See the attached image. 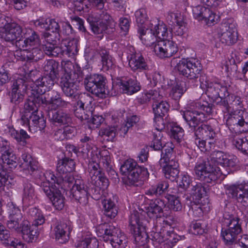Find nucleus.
Masks as SVG:
<instances>
[{
	"label": "nucleus",
	"mask_w": 248,
	"mask_h": 248,
	"mask_svg": "<svg viewBox=\"0 0 248 248\" xmlns=\"http://www.w3.org/2000/svg\"><path fill=\"white\" fill-rule=\"evenodd\" d=\"M186 89L185 82L182 81L177 82L172 87L170 95L175 100H179L186 91Z\"/></svg>",
	"instance_id": "09e8293b"
},
{
	"label": "nucleus",
	"mask_w": 248,
	"mask_h": 248,
	"mask_svg": "<svg viewBox=\"0 0 248 248\" xmlns=\"http://www.w3.org/2000/svg\"><path fill=\"white\" fill-rule=\"evenodd\" d=\"M25 39H19L16 42V46L20 50L15 51L14 56L18 60L24 61L25 55V48L29 46H33L39 43V38L36 32L31 29L26 30L24 33Z\"/></svg>",
	"instance_id": "4468645a"
},
{
	"label": "nucleus",
	"mask_w": 248,
	"mask_h": 248,
	"mask_svg": "<svg viewBox=\"0 0 248 248\" xmlns=\"http://www.w3.org/2000/svg\"><path fill=\"white\" fill-rule=\"evenodd\" d=\"M78 78L62 77L60 86L63 94L67 97L76 99L78 96V83L80 79Z\"/></svg>",
	"instance_id": "4be33fe9"
},
{
	"label": "nucleus",
	"mask_w": 248,
	"mask_h": 248,
	"mask_svg": "<svg viewBox=\"0 0 248 248\" xmlns=\"http://www.w3.org/2000/svg\"><path fill=\"white\" fill-rule=\"evenodd\" d=\"M179 164L177 161L171 159L168 167L163 169V171L167 179L171 181H174L177 177L179 170H178Z\"/></svg>",
	"instance_id": "79ce46f5"
},
{
	"label": "nucleus",
	"mask_w": 248,
	"mask_h": 248,
	"mask_svg": "<svg viewBox=\"0 0 248 248\" xmlns=\"http://www.w3.org/2000/svg\"><path fill=\"white\" fill-rule=\"evenodd\" d=\"M206 191L205 188L201 183H195L192 185L190 194L193 200H200L204 195Z\"/></svg>",
	"instance_id": "8fccbe9b"
},
{
	"label": "nucleus",
	"mask_w": 248,
	"mask_h": 248,
	"mask_svg": "<svg viewBox=\"0 0 248 248\" xmlns=\"http://www.w3.org/2000/svg\"><path fill=\"white\" fill-rule=\"evenodd\" d=\"M0 160L10 169H15L18 165V159L12 150L5 153H1Z\"/></svg>",
	"instance_id": "de8ad7c7"
},
{
	"label": "nucleus",
	"mask_w": 248,
	"mask_h": 248,
	"mask_svg": "<svg viewBox=\"0 0 248 248\" xmlns=\"http://www.w3.org/2000/svg\"><path fill=\"white\" fill-rule=\"evenodd\" d=\"M194 171L199 180L207 183L216 181L221 175H226L220 167L212 166L209 161L198 162L194 167Z\"/></svg>",
	"instance_id": "423d86ee"
},
{
	"label": "nucleus",
	"mask_w": 248,
	"mask_h": 248,
	"mask_svg": "<svg viewBox=\"0 0 248 248\" xmlns=\"http://www.w3.org/2000/svg\"><path fill=\"white\" fill-rule=\"evenodd\" d=\"M128 65L131 70L135 73L143 72L146 78H151L150 66L147 59L140 52H133L127 57Z\"/></svg>",
	"instance_id": "2eb2a0df"
},
{
	"label": "nucleus",
	"mask_w": 248,
	"mask_h": 248,
	"mask_svg": "<svg viewBox=\"0 0 248 248\" xmlns=\"http://www.w3.org/2000/svg\"><path fill=\"white\" fill-rule=\"evenodd\" d=\"M62 67L63 71V74L62 77L68 76V77L69 78L79 77L78 75L74 71V67L71 62L68 61L62 63Z\"/></svg>",
	"instance_id": "0e129e2a"
},
{
	"label": "nucleus",
	"mask_w": 248,
	"mask_h": 248,
	"mask_svg": "<svg viewBox=\"0 0 248 248\" xmlns=\"http://www.w3.org/2000/svg\"><path fill=\"white\" fill-rule=\"evenodd\" d=\"M88 2V0H72L69 4L70 5L72 8H74L75 11L79 12L83 11L87 12L88 9V7L87 4Z\"/></svg>",
	"instance_id": "338daca9"
},
{
	"label": "nucleus",
	"mask_w": 248,
	"mask_h": 248,
	"mask_svg": "<svg viewBox=\"0 0 248 248\" xmlns=\"http://www.w3.org/2000/svg\"><path fill=\"white\" fill-rule=\"evenodd\" d=\"M113 232L109 236L108 241H110L112 247L115 248H125L126 246L127 239L125 235L121 230L116 227L113 230Z\"/></svg>",
	"instance_id": "7c9ffc66"
},
{
	"label": "nucleus",
	"mask_w": 248,
	"mask_h": 248,
	"mask_svg": "<svg viewBox=\"0 0 248 248\" xmlns=\"http://www.w3.org/2000/svg\"><path fill=\"white\" fill-rule=\"evenodd\" d=\"M142 216L137 211H134L129 218L130 230L134 235L135 241L139 243L144 242L147 237L145 228L143 225Z\"/></svg>",
	"instance_id": "dca6fc26"
},
{
	"label": "nucleus",
	"mask_w": 248,
	"mask_h": 248,
	"mask_svg": "<svg viewBox=\"0 0 248 248\" xmlns=\"http://www.w3.org/2000/svg\"><path fill=\"white\" fill-rule=\"evenodd\" d=\"M91 27L93 32L95 34L100 35L98 38L101 39L103 37L102 34L107 31L109 26L105 22L97 21L91 24Z\"/></svg>",
	"instance_id": "13d9d810"
},
{
	"label": "nucleus",
	"mask_w": 248,
	"mask_h": 248,
	"mask_svg": "<svg viewBox=\"0 0 248 248\" xmlns=\"http://www.w3.org/2000/svg\"><path fill=\"white\" fill-rule=\"evenodd\" d=\"M204 84L202 82L201 86L205 85L206 87V93L212 99L217 101L220 100V105L225 107L228 106V101L232 106L233 108L240 109L243 107L241 98L234 95H230L228 88L230 84L225 81L215 82H205Z\"/></svg>",
	"instance_id": "f257e3e1"
},
{
	"label": "nucleus",
	"mask_w": 248,
	"mask_h": 248,
	"mask_svg": "<svg viewBox=\"0 0 248 248\" xmlns=\"http://www.w3.org/2000/svg\"><path fill=\"white\" fill-rule=\"evenodd\" d=\"M50 121L54 123L61 124H68L72 122L70 115L62 110H51L48 112Z\"/></svg>",
	"instance_id": "c756f323"
},
{
	"label": "nucleus",
	"mask_w": 248,
	"mask_h": 248,
	"mask_svg": "<svg viewBox=\"0 0 248 248\" xmlns=\"http://www.w3.org/2000/svg\"><path fill=\"white\" fill-rule=\"evenodd\" d=\"M97 239L90 232H83L80 239L78 242L77 248H97Z\"/></svg>",
	"instance_id": "473e14b6"
},
{
	"label": "nucleus",
	"mask_w": 248,
	"mask_h": 248,
	"mask_svg": "<svg viewBox=\"0 0 248 248\" xmlns=\"http://www.w3.org/2000/svg\"><path fill=\"white\" fill-rule=\"evenodd\" d=\"M166 206L165 202L161 199L151 200L149 205L145 207V212L147 216L152 218H156L161 217L163 209Z\"/></svg>",
	"instance_id": "b1692460"
},
{
	"label": "nucleus",
	"mask_w": 248,
	"mask_h": 248,
	"mask_svg": "<svg viewBox=\"0 0 248 248\" xmlns=\"http://www.w3.org/2000/svg\"><path fill=\"white\" fill-rule=\"evenodd\" d=\"M155 127V131L153 132V140L152 141L151 147L155 150H160L163 148L161 142V139L163 137L161 132L162 130L158 129L157 126Z\"/></svg>",
	"instance_id": "bf43d9fd"
},
{
	"label": "nucleus",
	"mask_w": 248,
	"mask_h": 248,
	"mask_svg": "<svg viewBox=\"0 0 248 248\" xmlns=\"http://www.w3.org/2000/svg\"><path fill=\"white\" fill-rule=\"evenodd\" d=\"M58 67L59 64L55 61L47 62L44 67L45 75L36 79L34 86L31 88L39 90L41 93H46L52 89L58 75Z\"/></svg>",
	"instance_id": "20e7f679"
},
{
	"label": "nucleus",
	"mask_w": 248,
	"mask_h": 248,
	"mask_svg": "<svg viewBox=\"0 0 248 248\" xmlns=\"http://www.w3.org/2000/svg\"><path fill=\"white\" fill-rule=\"evenodd\" d=\"M34 25L36 27L49 30L52 32L58 33L60 31V25L54 19L40 18L34 22Z\"/></svg>",
	"instance_id": "72a5a7b5"
},
{
	"label": "nucleus",
	"mask_w": 248,
	"mask_h": 248,
	"mask_svg": "<svg viewBox=\"0 0 248 248\" xmlns=\"http://www.w3.org/2000/svg\"><path fill=\"white\" fill-rule=\"evenodd\" d=\"M164 148V149L162 152L161 158L158 162L160 167L162 168V170L163 169L168 167L171 159H173V157L174 156L173 147L165 145Z\"/></svg>",
	"instance_id": "37998d69"
},
{
	"label": "nucleus",
	"mask_w": 248,
	"mask_h": 248,
	"mask_svg": "<svg viewBox=\"0 0 248 248\" xmlns=\"http://www.w3.org/2000/svg\"><path fill=\"white\" fill-rule=\"evenodd\" d=\"M187 108L183 113V118L194 131L200 124L205 121V113L209 115L212 112V107L206 101H190Z\"/></svg>",
	"instance_id": "7ed1b4c3"
},
{
	"label": "nucleus",
	"mask_w": 248,
	"mask_h": 248,
	"mask_svg": "<svg viewBox=\"0 0 248 248\" xmlns=\"http://www.w3.org/2000/svg\"><path fill=\"white\" fill-rule=\"evenodd\" d=\"M26 89L27 85L24 79L18 78L12 81L11 89L8 93L10 102L15 105H18L23 102Z\"/></svg>",
	"instance_id": "a211bd4d"
},
{
	"label": "nucleus",
	"mask_w": 248,
	"mask_h": 248,
	"mask_svg": "<svg viewBox=\"0 0 248 248\" xmlns=\"http://www.w3.org/2000/svg\"><path fill=\"white\" fill-rule=\"evenodd\" d=\"M180 74L189 79H193L198 82L197 78L201 71L200 62L195 59H183L175 66Z\"/></svg>",
	"instance_id": "1a4fd4ad"
},
{
	"label": "nucleus",
	"mask_w": 248,
	"mask_h": 248,
	"mask_svg": "<svg viewBox=\"0 0 248 248\" xmlns=\"http://www.w3.org/2000/svg\"><path fill=\"white\" fill-rule=\"evenodd\" d=\"M75 168V162L74 160L67 157L60 159L57 164V170L59 174L70 173Z\"/></svg>",
	"instance_id": "4c0bfd02"
},
{
	"label": "nucleus",
	"mask_w": 248,
	"mask_h": 248,
	"mask_svg": "<svg viewBox=\"0 0 248 248\" xmlns=\"http://www.w3.org/2000/svg\"><path fill=\"white\" fill-rule=\"evenodd\" d=\"M168 207L174 211H180L182 208L179 199L173 195H169L168 197Z\"/></svg>",
	"instance_id": "69168bd1"
},
{
	"label": "nucleus",
	"mask_w": 248,
	"mask_h": 248,
	"mask_svg": "<svg viewBox=\"0 0 248 248\" xmlns=\"http://www.w3.org/2000/svg\"><path fill=\"white\" fill-rule=\"evenodd\" d=\"M60 55L63 56L72 57L78 53L77 42L76 40H62L60 46Z\"/></svg>",
	"instance_id": "cd10ccee"
},
{
	"label": "nucleus",
	"mask_w": 248,
	"mask_h": 248,
	"mask_svg": "<svg viewBox=\"0 0 248 248\" xmlns=\"http://www.w3.org/2000/svg\"><path fill=\"white\" fill-rule=\"evenodd\" d=\"M169 186L168 182L162 181L156 185L152 186L145 192V194L149 196L158 197L164 194Z\"/></svg>",
	"instance_id": "ea45409f"
},
{
	"label": "nucleus",
	"mask_w": 248,
	"mask_h": 248,
	"mask_svg": "<svg viewBox=\"0 0 248 248\" xmlns=\"http://www.w3.org/2000/svg\"><path fill=\"white\" fill-rule=\"evenodd\" d=\"M146 27H141L138 29L140 38L145 46L150 47L155 52V47L160 40L157 38L154 32L149 31L146 34Z\"/></svg>",
	"instance_id": "a878e982"
},
{
	"label": "nucleus",
	"mask_w": 248,
	"mask_h": 248,
	"mask_svg": "<svg viewBox=\"0 0 248 248\" xmlns=\"http://www.w3.org/2000/svg\"><path fill=\"white\" fill-rule=\"evenodd\" d=\"M71 227L66 223H58L54 228L55 239L61 243H65L69 238Z\"/></svg>",
	"instance_id": "c85d7f7f"
},
{
	"label": "nucleus",
	"mask_w": 248,
	"mask_h": 248,
	"mask_svg": "<svg viewBox=\"0 0 248 248\" xmlns=\"http://www.w3.org/2000/svg\"><path fill=\"white\" fill-rule=\"evenodd\" d=\"M195 143L202 152L206 153L210 152L215 147V140L209 141L196 137Z\"/></svg>",
	"instance_id": "3c124183"
},
{
	"label": "nucleus",
	"mask_w": 248,
	"mask_h": 248,
	"mask_svg": "<svg viewBox=\"0 0 248 248\" xmlns=\"http://www.w3.org/2000/svg\"><path fill=\"white\" fill-rule=\"evenodd\" d=\"M170 133L171 137L178 143L181 142L183 139L184 131L182 127L176 124L171 125Z\"/></svg>",
	"instance_id": "052dcab7"
},
{
	"label": "nucleus",
	"mask_w": 248,
	"mask_h": 248,
	"mask_svg": "<svg viewBox=\"0 0 248 248\" xmlns=\"http://www.w3.org/2000/svg\"><path fill=\"white\" fill-rule=\"evenodd\" d=\"M117 83L123 93L128 94H132L140 89L137 80L130 78H123L118 81Z\"/></svg>",
	"instance_id": "bb28decb"
},
{
	"label": "nucleus",
	"mask_w": 248,
	"mask_h": 248,
	"mask_svg": "<svg viewBox=\"0 0 248 248\" xmlns=\"http://www.w3.org/2000/svg\"><path fill=\"white\" fill-rule=\"evenodd\" d=\"M115 229L113 226H108L106 225H102L99 226L96 230V233L98 237H102L105 241H108L109 236L113 232V230Z\"/></svg>",
	"instance_id": "4d7b16f0"
},
{
	"label": "nucleus",
	"mask_w": 248,
	"mask_h": 248,
	"mask_svg": "<svg viewBox=\"0 0 248 248\" xmlns=\"http://www.w3.org/2000/svg\"><path fill=\"white\" fill-rule=\"evenodd\" d=\"M194 18L199 21L203 20L208 26L217 23L218 17L209 8L198 5L193 8Z\"/></svg>",
	"instance_id": "412c9836"
},
{
	"label": "nucleus",
	"mask_w": 248,
	"mask_h": 248,
	"mask_svg": "<svg viewBox=\"0 0 248 248\" xmlns=\"http://www.w3.org/2000/svg\"><path fill=\"white\" fill-rule=\"evenodd\" d=\"M195 137L200 136L202 139L211 141L215 140L216 133L211 126L202 124L195 130Z\"/></svg>",
	"instance_id": "f704fd0d"
},
{
	"label": "nucleus",
	"mask_w": 248,
	"mask_h": 248,
	"mask_svg": "<svg viewBox=\"0 0 248 248\" xmlns=\"http://www.w3.org/2000/svg\"><path fill=\"white\" fill-rule=\"evenodd\" d=\"M95 17L97 20H99L98 21L107 23L111 29H114L115 27V22L106 11H99L95 13Z\"/></svg>",
	"instance_id": "6e6d98bb"
},
{
	"label": "nucleus",
	"mask_w": 248,
	"mask_h": 248,
	"mask_svg": "<svg viewBox=\"0 0 248 248\" xmlns=\"http://www.w3.org/2000/svg\"><path fill=\"white\" fill-rule=\"evenodd\" d=\"M95 53L101 57L102 68L104 70L108 71L112 68L114 63L108 50L105 48H100L95 51Z\"/></svg>",
	"instance_id": "e433bc0d"
},
{
	"label": "nucleus",
	"mask_w": 248,
	"mask_h": 248,
	"mask_svg": "<svg viewBox=\"0 0 248 248\" xmlns=\"http://www.w3.org/2000/svg\"><path fill=\"white\" fill-rule=\"evenodd\" d=\"M78 101L77 105L82 108L89 109L91 108V105L93 102V98L87 93L78 94Z\"/></svg>",
	"instance_id": "5fc2aeb1"
},
{
	"label": "nucleus",
	"mask_w": 248,
	"mask_h": 248,
	"mask_svg": "<svg viewBox=\"0 0 248 248\" xmlns=\"http://www.w3.org/2000/svg\"><path fill=\"white\" fill-rule=\"evenodd\" d=\"M224 224L228 228L222 230L221 235L226 245H232L238 238V235L242 231L239 218L228 213L223 215Z\"/></svg>",
	"instance_id": "0eeeda50"
},
{
	"label": "nucleus",
	"mask_w": 248,
	"mask_h": 248,
	"mask_svg": "<svg viewBox=\"0 0 248 248\" xmlns=\"http://www.w3.org/2000/svg\"><path fill=\"white\" fill-rule=\"evenodd\" d=\"M47 183H44L42 186V189L46 196L50 200L51 202L56 209L61 210L64 206L65 198L61 193L56 186V189L47 186Z\"/></svg>",
	"instance_id": "aec40b11"
},
{
	"label": "nucleus",
	"mask_w": 248,
	"mask_h": 248,
	"mask_svg": "<svg viewBox=\"0 0 248 248\" xmlns=\"http://www.w3.org/2000/svg\"><path fill=\"white\" fill-rule=\"evenodd\" d=\"M28 215L29 217H31L33 220L32 225L37 228L38 226L43 225L45 222V216L42 211L36 207H31L29 209Z\"/></svg>",
	"instance_id": "a19ab883"
},
{
	"label": "nucleus",
	"mask_w": 248,
	"mask_h": 248,
	"mask_svg": "<svg viewBox=\"0 0 248 248\" xmlns=\"http://www.w3.org/2000/svg\"><path fill=\"white\" fill-rule=\"evenodd\" d=\"M39 43L33 46H29L25 48L24 60L25 61L34 60L37 61L42 56V51L37 46Z\"/></svg>",
	"instance_id": "c03bdc74"
},
{
	"label": "nucleus",
	"mask_w": 248,
	"mask_h": 248,
	"mask_svg": "<svg viewBox=\"0 0 248 248\" xmlns=\"http://www.w3.org/2000/svg\"><path fill=\"white\" fill-rule=\"evenodd\" d=\"M74 182V184L70 190L71 194L81 205H87L90 196L89 188L81 177L77 176V178H75L70 173L60 174L57 179V188L66 190L71 187Z\"/></svg>",
	"instance_id": "f03ea898"
},
{
	"label": "nucleus",
	"mask_w": 248,
	"mask_h": 248,
	"mask_svg": "<svg viewBox=\"0 0 248 248\" xmlns=\"http://www.w3.org/2000/svg\"><path fill=\"white\" fill-rule=\"evenodd\" d=\"M35 196L32 186L29 183L24 185L23 200L29 204H32L34 202Z\"/></svg>",
	"instance_id": "603ef678"
},
{
	"label": "nucleus",
	"mask_w": 248,
	"mask_h": 248,
	"mask_svg": "<svg viewBox=\"0 0 248 248\" xmlns=\"http://www.w3.org/2000/svg\"><path fill=\"white\" fill-rule=\"evenodd\" d=\"M45 93H41L39 90L31 88V90H28V94L29 97L32 98V100L36 104L37 106H40L41 104L46 105L48 103V101L46 99L45 96Z\"/></svg>",
	"instance_id": "49530a36"
},
{
	"label": "nucleus",
	"mask_w": 248,
	"mask_h": 248,
	"mask_svg": "<svg viewBox=\"0 0 248 248\" xmlns=\"http://www.w3.org/2000/svg\"><path fill=\"white\" fill-rule=\"evenodd\" d=\"M51 35L49 33H46V38L47 43L42 46L43 49L45 53L49 56L58 57L60 55V46H55L52 42H49L51 40L49 38Z\"/></svg>",
	"instance_id": "a18cd8bd"
},
{
	"label": "nucleus",
	"mask_w": 248,
	"mask_h": 248,
	"mask_svg": "<svg viewBox=\"0 0 248 248\" xmlns=\"http://www.w3.org/2000/svg\"><path fill=\"white\" fill-rule=\"evenodd\" d=\"M139 120L140 118L137 115H132L127 116L126 123L124 126L121 128V130L125 134L127 132L128 129L135 125Z\"/></svg>",
	"instance_id": "774afa93"
},
{
	"label": "nucleus",
	"mask_w": 248,
	"mask_h": 248,
	"mask_svg": "<svg viewBox=\"0 0 248 248\" xmlns=\"http://www.w3.org/2000/svg\"><path fill=\"white\" fill-rule=\"evenodd\" d=\"M215 31L222 43L230 46L236 41V23L232 19L224 20Z\"/></svg>",
	"instance_id": "9d476101"
},
{
	"label": "nucleus",
	"mask_w": 248,
	"mask_h": 248,
	"mask_svg": "<svg viewBox=\"0 0 248 248\" xmlns=\"http://www.w3.org/2000/svg\"><path fill=\"white\" fill-rule=\"evenodd\" d=\"M224 188L228 197L236 199L245 207L248 206V183L228 184Z\"/></svg>",
	"instance_id": "f8f14e48"
},
{
	"label": "nucleus",
	"mask_w": 248,
	"mask_h": 248,
	"mask_svg": "<svg viewBox=\"0 0 248 248\" xmlns=\"http://www.w3.org/2000/svg\"><path fill=\"white\" fill-rule=\"evenodd\" d=\"M106 80L101 75H88L84 81L86 90L99 98H105L108 95L106 88Z\"/></svg>",
	"instance_id": "6e6552de"
},
{
	"label": "nucleus",
	"mask_w": 248,
	"mask_h": 248,
	"mask_svg": "<svg viewBox=\"0 0 248 248\" xmlns=\"http://www.w3.org/2000/svg\"><path fill=\"white\" fill-rule=\"evenodd\" d=\"M151 235L152 240L157 244H161L165 240H168L171 242L174 240V242H176L174 238L175 235L172 231H168L165 230L159 232L153 231Z\"/></svg>",
	"instance_id": "c9c22d12"
},
{
	"label": "nucleus",
	"mask_w": 248,
	"mask_h": 248,
	"mask_svg": "<svg viewBox=\"0 0 248 248\" xmlns=\"http://www.w3.org/2000/svg\"><path fill=\"white\" fill-rule=\"evenodd\" d=\"M120 169L127 176V183L130 186H138V183L144 181L148 177L147 169L137 165L133 159L126 160Z\"/></svg>",
	"instance_id": "39448f33"
},
{
	"label": "nucleus",
	"mask_w": 248,
	"mask_h": 248,
	"mask_svg": "<svg viewBox=\"0 0 248 248\" xmlns=\"http://www.w3.org/2000/svg\"><path fill=\"white\" fill-rule=\"evenodd\" d=\"M209 162L214 167H218V165H220L221 169L225 167H232L234 165L232 160L229 159L226 155L219 151H214L211 154Z\"/></svg>",
	"instance_id": "393cba45"
},
{
	"label": "nucleus",
	"mask_w": 248,
	"mask_h": 248,
	"mask_svg": "<svg viewBox=\"0 0 248 248\" xmlns=\"http://www.w3.org/2000/svg\"><path fill=\"white\" fill-rule=\"evenodd\" d=\"M177 44L172 40L164 39L158 42L155 47V53L161 58H170L177 52Z\"/></svg>",
	"instance_id": "6ab92c4d"
},
{
	"label": "nucleus",
	"mask_w": 248,
	"mask_h": 248,
	"mask_svg": "<svg viewBox=\"0 0 248 248\" xmlns=\"http://www.w3.org/2000/svg\"><path fill=\"white\" fill-rule=\"evenodd\" d=\"M232 143L242 153L248 155V139L247 137H234Z\"/></svg>",
	"instance_id": "864d4df0"
},
{
	"label": "nucleus",
	"mask_w": 248,
	"mask_h": 248,
	"mask_svg": "<svg viewBox=\"0 0 248 248\" xmlns=\"http://www.w3.org/2000/svg\"><path fill=\"white\" fill-rule=\"evenodd\" d=\"M226 124L230 129L238 132L248 131V112L239 109L229 114L226 120Z\"/></svg>",
	"instance_id": "9b49d317"
},
{
	"label": "nucleus",
	"mask_w": 248,
	"mask_h": 248,
	"mask_svg": "<svg viewBox=\"0 0 248 248\" xmlns=\"http://www.w3.org/2000/svg\"><path fill=\"white\" fill-rule=\"evenodd\" d=\"M20 121L21 124L27 126L32 133L41 131L46 126L44 117L41 112H39L33 114L28 112L23 114Z\"/></svg>",
	"instance_id": "f3484780"
},
{
	"label": "nucleus",
	"mask_w": 248,
	"mask_h": 248,
	"mask_svg": "<svg viewBox=\"0 0 248 248\" xmlns=\"http://www.w3.org/2000/svg\"><path fill=\"white\" fill-rule=\"evenodd\" d=\"M0 28H3L1 37L6 41L11 42L17 40L18 38L25 39L24 33L28 29L22 30L18 24L15 23H8L4 18H0Z\"/></svg>",
	"instance_id": "ddd939ff"
},
{
	"label": "nucleus",
	"mask_w": 248,
	"mask_h": 248,
	"mask_svg": "<svg viewBox=\"0 0 248 248\" xmlns=\"http://www.w3.org/2000/svg\"><path fill=\"white\" fill-rule=\"evenodd\" d=\"M23 239L28 243L32 242L34 237L38 234V229L34 226L30 225L29 222L24 220L22 222L20 231Z\"/></svg>",
	"instance_id": "2f4dec72"
},
{
	"label": "nucleus",
	"mask_w": 248,
	"mask_h": 248,
	"mask_svg": "<svg viewBox=\"0 0 248 248\" xmlns=\"http://www.w3.org/2000/svg\"><path fill=\"white\" fill-rule=\"evenodd\" d=\"M136 21L139 29L141 27H145L144 24L147 22V15L146 11L144 8H141L135 12Z\"/></svg>",
	"instance_id": "e2e57ef3"
},
{
	"label": "nucleus",
	"mask_w": 248,
	"mask_h": 248,
	"mask_svg": "<svg viewBox=\"0 0 248 248\" xmlns=\"http://www.w3.org/2000/svg\"><path fill=\"white\" fill-rule=\"evenodd\" d=\"M104 214L108 217L113 219L118 214V207L111 199H105L102 201Z\"/></svg>",
	"instance_id": "58836bf2"
},
{
	"label": "nucleus",
	"mask_w": 248,
	"mask_h": 248,
	"mask_svg": "<svg viewBox=\"0 0 248 248\" xmlns=\"http://www.w3.org/2000/svg\"><path fill=\"white\" fill-rule=\"evenodd\" d=\"M7 208L9 218L16 219L22 218V215L20 210L13 202H9L7 204Z\"/></svg>",
	"instance_id": "680f3d73"
},
{
	"label": "nucleus",
	"mask_w": 248,
	"mask_h": 248,
	"mask_svg": "<svg viewBox=\"0 0 248 248\" xmlns=\"http://www.w3.org/2000/svg\"><path fill=\"white\" fill-rule=\"evenodd\" d=\"M153 109L155 114V126H157L158 129L163 130L165 127L163 117L168 113L169 105L166 101L156 102L153 105Z\"/></svg>",
	"instance_id": "5701e85b"
}]
</instances>
